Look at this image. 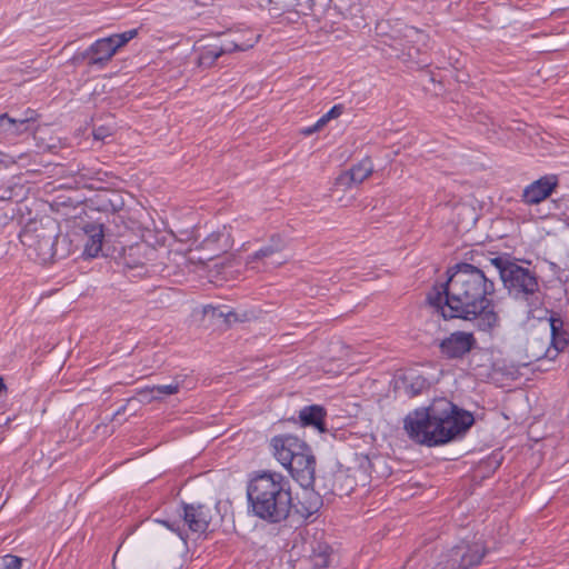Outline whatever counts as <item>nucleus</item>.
<instances>
[{
    "instance_id": "1",
    "label": "nucleus",
    "mask_w": 569,
    "mask_h": 569,
    "mask_svg": "<svg viewBox=\"0 0 569 569\" xmlns=\"http://www.w3.org/2000/svg\"><path fill=\"white\" fill-rule=\"evenodd\" d=\"M495 292L493 281L481 269L470 263H458L446 282L431 288L427 302L445 320L470 321L479 330L489 332L500 322L493 302Z\"/></svg>"
},
{
    "instance_id": "2",
    "label": "nucleus",
    "mask_w": 569,
    "mask_h": 569,
    "mask_svg": "<svg viewBox=\"0 0 569 569\" xmlns=\"http://www.w3.org/2000/svg\"><path fill=\"white\" fill-rule=\"evenodd\" d=\"M473 422L471 412L442 398L410 411L403 429L415 443L437 447L463 437Z\"/></svg>"
},
{
    "instance_id": "3",
    "label": "nucleus",
    "mask_w": 569,
    "mask_h": 569,
    "mask_svg": "<svg viewBox=\"0 0 569 569\" xmlns=\"http://www.w3.org/2000/svg\"><path fill=\"white\" fill-rule=\"evenodd\" d=\"M249 510L258 518L279 523L286 520L292 507L290 488L284 477L277 472H262L247 487Z\"/></svg>"
},
{
    "instance_id": "4",
    "label": "nucleus",
    "mask_w": 569,
    "mask_h": 569,
    "mask_svg": "<svg viewBox=\"0 0 569 569\" xmlns=\"http://www.w3.org/2000/svg\"><path fill=\"white\" fill-rule=\"evenodd\" d=\"M59 234L58 223L50 218L30 221L19 233V239L29 258L39 263L51 262L56 254Z\"/></svg>"
},
{
    "instance_id": "5",
    "label": "nucleus",
    "mask_w": 569,
    "mask_h": 569,
    "mask_svg": "<svg viewBox=\"0 0 569 569\" xmlns=\"http://www.w3.org/2000/svg\"><path fill=\"white\" fill-rule=\"evenodd\" d=\"M491 263L498 270L505 288L511 296L528 302L529 306L540 303L538 278L532 270L503 257L491 259Z\"/></svg>"
},
{
    "instance_id": "6",
    "label": "nucleus",
    "mask_w": 569,
    "mask_h": 569,
    "mask_svg": "<svg viewBox=\"0 0 569 569\" xmlns=\"http://www.w3.org/2000/svg\"><path fill=\"white\" fill-rule=\"evenodd\" d=\"M487 553L481 540L461 541L452 547L439 562L440 569H470L480 565Z\"/></svg>"
},
{
    "instance_id": "7",
    "label": "nucleus",
    "mask_w": 569,
    "mask_h": 569,
    "mask_svg": "<svg viewBox=\"0 0 569 569\" xmlns=\"http://www.w3.org/2000/svg\"><path fill=\"white\" fill-rule=\"evenodd\" d=\"M389 46L398 58L415 60L427 47L428 34L412 26H401L389 36Z\"/></svg>"
},
{
    "instance_id": "8",
    "label": "nucleus",
    "mask_w": 569,
    "mask_h": 569,
    "mask_svg": "<svg viewBox=\"0 0 569 569\" xmlns=\"http://www.w3.org/2000/svg\"><path fill=\"white\" fill-rule=\"evenodd\" d=\"M137 33V29H131L99 39L82 53V57L88 59V63L91 66L104 64L114 56L119 48L127 44Z\"/></svg>"
},
{
    "instance_id": "9",
    "label": "nucleus",
    "mask_w": 569,
    "mask_h": 569,
    "mask_svg": "<svg viewBox=\"0 0 569 569\" xmlns=\"http://www.w3.org/2000/svg\"><path fill=\"white\" fill-rule=\"evenodd\" d=\"M286 246L287 243L280 234H272L266 246L247 257V268L266 271L269 268L282 266L287 261L281 257V252L284 250Z\"/></svg>"
},
{
    "instance_id": "10",
    "label": "nucleus",
    "mask_w": 569,
    "mask_h": 569,
    "mask_svg": "<svg viewBox=\"0 0 569 569\" xmlns=\"http://www.w3.org/2000/svg\"><path fill=\"white\" fill-rule=\"evenodd\" d=\"M440 356L446 360H461L477 347L472 332L455 331L437 343Z\"/></svg>"
},
{
    "instance_id": "11",
    "label": "nucleus",
    "mask_w": 569,
    "mask_h": 569,
    "mask_svg": "<svg viewBox=\"0 0 569 569\" xmlns=\"http://www.w3.org/2000/svg\"><path fill=\"white\" fill-rule=\"evenodd\" d=\"M313 4V0H269L268 12L273 18L296 23L302 16H308L312 11Z\"/></svg>"
},
{
    "instance_id": "12",
    "label": "nucleus",
    "mask_w": 569,
    "mask_h": 569,
    "mask_svg": "<svg viewBox=\"0 0 569 569\" xmlns=\"http://www.w3.org/2000/svg\"><path fill=\"white\" fill-rule=\"evenodd\" d=\"M229 54L252 49L260 40L261 33L250 28L229 29L218 36Z\"/></svg>"
},
{
    "instance_id": "13",
    "label": "nucleus",
    "mask_w": 569,
    "mask_h": 569,
    "mask_svg": "<svg viewBox=\"0 0 569 569\" xmlns=\"http://www.w3.org/2000/svg\"><path fill=\"white\" fill-rule=\"evenodd\" d=\"M291 477L302 487L310 488L315 483L316 479V457L312 449L308 450L303 455L297 456L292 463L287 467Z\"/></svg>"
},
{
    "instance_id": "14",
    "label": "nucleus",
    "mask_w": 569,
    "mask_h": 569,
    "mask_svg": "<svg viewBox=\"0 0 569 569\" xmlns=\"http://www.w3.org/2000/svg\"><path fill=\"white\" fill-rule=\"evenodd\" d=\"M550 328V346L543 353H533L536 359L549 358L555 359L560 351L569 346V331L563 328V321L556 313H550L546 318Z\"/></svg>"
},
{
    "instance_id": "15",
    "label": "nucleus",
    "mask_w": 569,
    "mask_h": 569,
    "mask_svg": "<svg viewBox=\"0 0 569 569\" xmlns=\"http://www.w3.org/2000/svg\"><path fill=\"white\" fill-rule=\"evenodd\" d=\"M299 537L303 541L305 556L308 557L312 567L315 569L327 568L331 559V547L327 542L320 541L315 537H310L308 531H306V535L300 532Z\"/></svg>"
},
{
    "instance_id": "16",
    "label": "nucleus",
    "mask_w": 569,
    "mask_h": 569,
    "mask_svg": "<svg viewBox=\"0 0 569 569\" xmlns=\"http://www.w3.org/2000/svg\"><path fill=\"white\" fill-rule=\"evenodd\" d=\"M182 518L189 531L201 535L208 530L212 516L210 508L204 505L183 503Z\"/></svg>"
},
{
    "instance_id": "17",
    "label": "nucleus",
    "mask_w": 569,
    "mask_h": 569,
    "mask_svg": "<svg viewBox=\"0 0 569 569\" xmlns=\"http://www.w3.org/2000/svg\"><path fill=\"white\" fill-rule=\"evenodd\" d=\"M556 186L557 182L552 178H540L525 188L522 201L527 204H538L551 194Z\"/></svg>"
},
{
    "instance_id": "18",
    "label": "nucleus",
    "mask_w": 569,
    "mask_h": 569,
    "mask_svg": "<svg viewBox=\"0 0 569 569\" xmlns=\"http://www.w3.org/2000/svg\"><path fill=\"white\" fill-rule=\"evenodd\" d=\"M373 172V164L369 158L362 159L357 164L352 166L348 171H345L337 179V183L347 188L353 183H361Z\"/></svg>"
},
{
    "instance_id": "19",
    "label": "nucleus",
    "mask_w": 569,
    "mask_h": 569,
    "mask_svg": "<svg viewBox=\"0 0 569 569\" xmlns=\"http://www.w3.org/2000/svg\"><path fill=\"white\" fill-rule=\"evenodd\" d=\"M86 242L83 254L88 258H96L102 249L103 226L101 223H87L82 228Z\"/></svg>"
},
{
    "instance_id": "20",
    "label": "nucleus",
    "mask_w": 569,
    "mask_h": 569,
    "mask_svg": "<svg viewBox=\"0 0 569 569\" xmlns=\"http://www.w3.org/2000/svg\"><path fill=\"white\" fill-rule=\"evenodd\" d=\"M271 448L274 458L282 465L289 459L291 450H300L302 440L291 435H279L271 439Z\"/></svg>"
},
{
    "instance_id": "21",
    "label": "nucleus",
    "mask_w": 569,
    "mask_h": 569,
    "mask_svg": "<svg viewBox=\"0 0 569 569\" xmlns=\"http://www.w3.org/2000/svg\"><path fill=\"white\" fill-rule=\"evenodd\" d=\"M326 410L323 407L319 405L307 406L302 408L299 412V419L303 427L312 426L319 432H325L326 423Z\"/></svg>"
},
{
    "instance_id": "22",
    "label": "nucleus",
    "mask_w": 569,
    "mask_h": 569,
    "mask_svg": "<svg viewBox=\"0 0 569 569\" xmlns=\"http://www.w3.org/2000/svg\"><path fill=\"white\" fill-rule=\"evenodd\" d=\"M34 128L27 124L22 118L11 117L8 113L0 116V134L6 137H19L32 132Z\"/></svg>"
},
{
    "instance_id": "23",
    "label": "nucleus",
    "mask_w": 569,
    "mask_h": 569,
    "mask_svg": "<svg viewBox=\"0 0 569 569\" xmlns=\"http://www.w3.org/2000/svg\"><path fill=\"white\" fill-rule=\"evenodd\" d=\"M229 54L221 39L218 42L208 43L201 47L198 57V63L200 67L210 68L214 62L222 56Z\"/></svg>"
},
{
    "instance_id": "24",
    "label": "nucleus",
    "mask_w": 569,
    "mask_h": 569,
    "mask_svg": "<svg viewBox=\"0 0 569 569\" xmlns=\"http://www.w3.org/2000/svg\"><path fill=\"white\" fill-rule=\"evenodd\" d=\"M403 383L405 392L409 397L421 395L430 386L429 381L425 377L415 373L405 376Z\"/></svg>"
},
{
    "instance_id": "25",
    "label": "nucleus",
    "mask_w": 569,
    "mask_h": 569,
    "mask_svg": "<svg viewBox=\"0 0 569 569\" xmlns=\"http://www.w3.org/2000/svg\"><path fill=\"white\" fill-rule=\"evenodd\" d=\"M180 390V383L179 382H173V383H170V385H159V386H153V387H147L144 389H141L139 391V395L141 397H147V396H151L149 401H152V400H160L162 399L163 396H170V395H176L178 393Z\"/></svg>"
},
{
    "instance_id": "26",
    "label": "nucleus",
    "mask_w": 569,
    "mask_h": 569,
    "mask_svg": "<svg viewBox=\"0 0 569 569\" xmlns=\"http://www.w3.org/2000/svg\"><path fill=\"white\" fill-rule=\"evenodd\" d=\"M143 252H149L150 254L154 253L153 248H149L144 244H137L129 249V252L124 256V266L129 269H136L144 266V261L134 260L133 257L141 256Z\"/></svg>"
},
{
    "instance_id": "27",
    "label": "nucleus",
    "mask_w": 569,
    "mask_h": 569,
    "mask_svg": "<svg viewBox=\"0 0 569 569\" xmlns=\"http://www.w3.org/2000/svg\"><path fill=\"white\" fill-rule=\"evenodd\" d=\"M50 133V128L48 126H37L33 131V138L38 142V147L42 150H52L57 148L56 139L47 136Z\"/></svg>"
},
{
    "instance_id": "28",
    "label": "nucleus",
    "mask_w": 569,
    "mask_h": 569,
    "mask_svg": "<svg viewBox=\"0 0 569 569\" xmlns=\"http://www.w3.org/2000/svg\"><path fill=\"white\" fill-rule=\"evenodd\" d=\"M24 197V187L19 183H9L0 188V199L20 201Z\"/></svg>"
},
{
    "instance_id": "29",
    "label": "nucleus",
    "mask_w": 569,
    "mask_h": 569,
    "mask_svg": "<svg viewBox=\"0 0 569 569\" xmlns=\"http://www.w3.org/2000/svg\"><path fill=\"white\" fill-rule=\"evenodd\" d=\"M203 315L204 317L211 318V319H221L226 323H230L231 321L237 320V315L232 311L224 312L219 307L213 306H206L203 307Z\"/></svg>"
},
{
    "instance_id": "30",
    "label": "nucleus",
    "mask_w": 569,
    "mask_h": 569,
    "mask_svg": "<svg viewBox=\"0 0 569 569\" xmlns=\"http://www.w3.org/2000/svg\"><path fill=\"white\" fill-rule=\"evenodd\" d=\"M345 107L342 104L333 106L327 113H325L317 122L316 129L323 128L330 120L336 119L342 114Z\"/></svg>"
},
{
    "instance_id": "31",
    "label": "nucleus",
    "mask_w": 569,
    "mask_h": 569,
    "mask_svg": "<svg viewBox=\"0 0 569 569\" xmlns=\"http://www.w3.org/2000/svg\"><path fill=\"white\" fill-rule=\"evenodd\" d=\"M161 525L166 526L169 530L176 532L180 539L187 541L189 538L188 531L180 527L179 521H170V520H158Z\"/></svg>"
},
{
    "instance_id": "32",
    "label": "nucleus",
    "mask_w": 569,
    "mask_h": 569,
    "mask_svg": "<svg viewBox=\"0 0 569 569\" xmlns=\"http://www.w3.org/2000/svg\"><path fill=\"white\" fill-rule=\"evenodd\" d=\"M21 558L12 555H7L3 557L2 562L0 563V569H21Z\"/></svg>"
},
{
    "instance_id": "33",
    "label": "nucleus",
    "mask_w": 569,
    "mask_h": 569,
    "mask_svg": "<svg viewBox=\"0 0 569 569\" xmlns=\"http://www.w3.org/2000/svg\"><path fill=\"white\" fill-rule=\"evenodd\" d=\"M23 119V121L29 124L31 128H36V122L38 121L39 119V114L36 110L33 109H27L22 114L21 117Z\"/></svg>"
},
{
    "instance_id": "34",
    "label": "nucleus",
    "mask_w": 569,
    "mask_h": 569,
    "mask_svg": "<svg viewBox=\"0 0 569 569\" xmlns=\"http://www.w3.org/2000/svg\"><path fill=\"white\" fill-rule=\"evenodd\" d=\"M93 138L96 140L104 141L107 138L111 137L112 130L109 127H98L93 129Z\"/></svg>"
},
{
    "instance_id": "35",
    "label": "nucleus",
    "mask_w": 569,
    "mask_h": 569,
    "mask_svg": "<svg viewBox=\"0 0 569 569\" xmlns=\"http://www.w3.org/2000/svg\"><path fill=\"white\" fill-rule=\"evenodd\" d=\"M311 448L302 440V448L300 450H291L289 453V459L282 463L283 467H287L289 463H292L293 459L297 458V456L303 455Z\"/></svg>"
},
{
    "instance_id": "36",
    "label": "nucleus",
    "mask_w": 569,
    "mask_h": 569,
    "mask_svg": "<svg viewBox=\"0 0 569 569\" xmlns=\"http://www.w3.org/2000/svg\"><path fill=\"white\" fill-rule=\"evenodd\" d=\"M310 498H312V499H313V506H312V508H311V509H308V515H311V513H313L315 511H317V509H318V505H319V501H320L319 497H318V496H315L313 493H310Z\"/></svg>"
},
{
    "instance_id": "37",
    "label": "nucleus",
    "mask_w": 569,
    "mask_h": 569,
    "mask_svg": "<svg viewBox=\"0 0 569 569\" xmlns=\"http://www.w3.org/2000/svg\"><path fill=\"white\" fill-rule=\"evenodd\" d=\"M536 311H537V309H535V310L530 309L528 311V315H531V317H533V318L542 319L543 317L541 315H538V316L535 315ZM538 312L545 313V315L549 313V311L547 309H538Z\"/></svg>"
},
{
    "instance_id": "38",
    "label": "nucleus",
    "mask_w": 569,
    "mask_h": 569,
    "mask_svg": "<svg viewBox=\"0 0 569 569\" xmlns=\"http://www.w3.org/2000/svg\"><path fill=\"white\" fill-rule=\"evenodd\" d=\"M126 411V406H122L120 409H118L114 415L112 416L111 420H116L117 416L120 413H123Z\"/></svg>"
},
{
    "instance_id": "39",
    "label": "nucleus",
    "mask_w": 569,
    "mask_h": 569,
    "mask_svg": "<svg viewBox=\"0 0 569 569\" xmlns=\"http://www.w3.org/2000/svg\"><path fill=\"white\" fill-rule=\"evenodd\" d=\"M318 130H319V129H316V123H315L312 127H310V128L306 129V130H305V133H306V134H311V133H313V132H316V131H318Z\"/></svg>"
},
{
    "instance_id": "40",
    "label": "nucleus",
    "mask_w": 569,
    "mask_h": 569,
    "mask_svg": "<svg viewBox=\"0 0 569 569\" xmlns=\"http://www.w3.org/2000/svg\"><path fill=\"white\" fill-rule=\"evenodd\" d=\"M360 6H361V3H358V4L353 3V4L350 7V11H352L356 7H360ZM350 14H351V16H356V12H355V13H353V12H350Z\"/></svg>"
},
{
    "instance_id": "41",
    "label": "nucleus",
    "mask_w": 569,
    "mask_h": 569,
    "mask_svg": "<svg viewBox=\"0 0 569 569\" xmlns=\"http://www.w3.org/2000/svg\"><path fill=\"white\" fill-rule=\"evenodd\" d=\"M6 389V385L3 382V379L0 377V392Z\"/></svg>"
}]
</instances>
